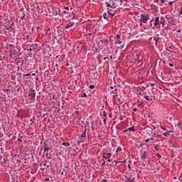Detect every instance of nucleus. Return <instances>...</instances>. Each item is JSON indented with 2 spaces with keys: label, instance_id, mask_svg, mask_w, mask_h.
Returning <instances> with one entry per match:
<instances>
[{
  "label": "nucleus",
  "instance_id": "50",
  "mask_svg": "<svg viewBox=\"0 0 182 182\" xmlns=\"http://www.w3.org/2000/svg\"><path fill=\"white\" fill-rule=\"evenodd\" d=\"M54 97H55V96L53 95L52 99H53Z\"/></svg>",
  "mask_w": 182,
  "mask_h": 182
},
{
  "label": "nucleus",
  "instance_id": "46",
  "mask_svg": "<svg viewBox=\"0 0 182 182\" xmlns=\"http://www.w3.org/2000/svg\"><path fill=\"white\" fill-rule=\"evenodd\" d=\"M18 141H22V140L21 139H18Z\"/></svg>",
  "mask_w": 182,
  "mask_h": 182
},
{
  "label": "nucleus",
  "instance_id": "14",
  "mask_svg": "<svg viewBox=\"0 0 182 182\" xmlns=\"http://www.w3.org/2000/svg\"><path fill=\"white\" fill-rule=\"evenodd\" d=\"M61 144L62 146H65V147L70 146V143L69 142H63Z\"/></svg>",
  "mask_w": 182,
  "mask_h": 182
},
{
  "label": "nucleus",
  "instance_id": "23",
  "mask_svg": "<svg viewBox=\"0 0 182 182\" xmlns=\"http://www.w3.org/2000/svg\"><path fill=\"white\" fill-rule=\"evenodd\" d=\"M123 48H124V45H123V44H121V45L119 46V49H123Z\"/></svg>",
  "mask_w": 182,
  "mask_h": 182
},
{
  "label": "nucleus",
  "instance_id": "12",
  "mask_svg": "<svg viewBox=\"0 0 182 182\" xmlns=\"http://www.w3.org/2000/svg\"><path fill=\"white\" fill-rule=\"evenodd\" d=\"M171 133H173V130L166 131L164 133V136H165V137H168Z\"/></svg>",
  "mask_w": 182,
  "mask_h": 182
},
{
  "label": "nucleus",
  "instance_id": "42",
  "mask_svg": "<svg viewBox=\"0 0 182 182\" xmlns=\"http://www.w3.org/2000/svg\"><path fill=\"white\" fill-rule=\"evenodd\" d=\"M154 149H155V150H157V151L159 150V149H157V146H155Z\"/></svg>",
  "mask_w": 182,
  "mask_h": 182
},
{
  "label": "nucleus",
  "instance_id": "44",
  "mask_svg": "<svg viewBox=\"0 0 182 182\" xmlns=\"http://www.w3.org/2000/svg\"><path fill=\"white\" fill-rule=\"evenodd\" d=\"M128 168H129V169H130V168H131L130 165H128Z\"/></svg>",
  "mask_w": 182,
  "mask_h": 182
},
{
  "label": "nucleus",
  "instance_id": "21",
  "mask_svg": "<svg viewBox=\"0 0 182 182\" xmlns=\"http://www.w3.org/2000/svg\"><path fill=\"white\" fill-rule=\"evenodd\" d=\"M161 129H162V130H167V128H166L164 126L161 125L160 126Z\"/></svg>",
  "mask_w": 182,
  "mask_h": 182
},
{
  "label": "nucleus",
  "instance_id": "18",
  "mask_svg": "<svg viewBox=\"0 0 182 182\" xmlns=\"http://www.w3.org/2000/svg\"><path fill=\"white\" fill-rule=\"evenodd\" d=\"M120 151H122V148L118 147V148L116 149V153H120Z\"/></svg>",
  "mask_w": 182,
  "mask_h": 182
},
{
  "label": "nucleus",
  "instance_id": "29",
  "mask_svg": "<svg viewBox=\"0 0 182 182\" xmlns=\"http://www.w3.org/2000/svg\"><path fill=\"white\" fill-rule=\"evenodd\" d=\"M85 136H86V132L82 133V134L81 135L82 137H85Z\"/></svg>",
  "mask_w": 182,
  "mask_h": 182
},
{
  "label": "nucleus",
  "instance_id": "32",
  "mask_svg": "<svg viewBox=\"0 0 182 182\" xmlns=\"http://www.w3.org/2000/svg\"><path fill=\"white\" fill-rule=\"evenodd\" d=\"M145 141H146V143H148V141H150V139H145Z\"/></svg>",
  "mask_w": 182,
  "mask_h": 182
},
{
  "label": "nucleus",
  "instance_id": "30",
  "mask_svg": "<svg viewBox=\"0 0 182 182\" xmlns=\"http://www.w3.org/2000/svg\"><path fill=\"white\" fill-rule=\"evenodd\" d=\"M161 4H166V0H160Z\"/></svg>",
  "mask_w": 182,
  "mask_h": 182
},
{
  "label": "nucleus",
  "instance_id": "9",
  "mask_svg": "<svg viewBox=\"0 0 182 182\" xmlns=\"http://www.w3.org/2000/svg\"><path fill=\"white\" fill-rule=\"evenodd\" d=\"M144 99L147 100V102H151V100H153V97H151L150 95H144Z\"/></svg>",
  "mask_w": 182,
  "mask_h": 182
},
{
  "label": "nucleus",
  "instance_id": "25",
  "mask_svg": "<svg viewBox=\"0 0 182 182\" xmlns=\"http://www.w3.org/2000/svg\"><path fill=\"white\" fill-rule=\"evenodd\" d=\"M82 97H87V95H86V93H83L82 94Z\"/></svg>",
  "mask_w": 182,
  "mask_h": 182
},
{
  "label": "nucleus",
  "instance_id": "49",
  "mask_svg": "<svg viewBox=\"0 0 182 182\" xmlns=\"http://www.w3.org/2000/svg\"><path fill=\"white\" fill-rule=\"evenodd\" d=\"M149 140H153V138H150Z\"/></svg>",
  "mask_w": 182,
  "mask_h": 182
},
{
  "label": "nucleus",
  "instance_id": "8",
  "mask_svg": "<svg viewBox=\"0 0 182 182\" xmlns=\"http://www.w3.org/2000/svg\"><path fill=\"white\" fill-rule=\"evenodd\" d=\"M75 25V21H70L69 23L65 26V29H69V28H72Z\"/></svg>",
  "mask_w": 182,
  "mask_h": 182
},
{
  "label": "nucleus",
  "instance_id": "22",
  "mask_svg": "<svg viewBox=\"0 0 182 182\" xmlns=\"http://www.w3.org/2000/svg\"><path fill=\"white\" fill-rule=\"evenodd\" d=\"M128 130H131V132H134V128L133 127H131L128 128Z\"/></svg>",
  "mask_w": 182,
  "mask_h": 182
},
{
  "label": "nucleus",
  "instance_id": "7",
  "mask_svg": "<svg viewBox=\"0 0 182 182\" xmlns=\"http://www.w3.org/2000/svg\"><path fill=\"white\" fill-rule=\"evenodd\" d=\"M154 26H159L160 28V17H156L154 23Z\"/></svg>",
  "mask_w": 182,
  "mask_h": 182
},
{
  "label": "nucleus",
  "instance_id": "6",
  "mask_svg": "<svg viewBox=\"0 0 182 182\" xmlns=\"http://www.w3.org/2000/svg\"><path fill=\"white\" fill-rule=\"evenodd\" d=\"M141 159L142 161H146V159H147V152L146 151H144L141 154Z\"/></svg>",
  "mask_w": 182,
  "mask_h": 182
},
{
  "label": "nucleus",
  "instance_id": "45",
  "mask_svg": "<svg viewBox=\"0 0 182 182\" xmlns=\"http://www.w3.org/2000/svg\"><path fill=\"white\" fill-rule=\"evenodd\" d=\"M128 130H129V129L124 130V132H127Z\"/></svg>",
  "mask_w": 182,
  "mask_h": 182
},
{
  "label": "nucleus",
  "instance_id": "34",
  "mask_svg": "<svg viewBox=\"0 0 182 182\" xmlns=\"http://www.w3.org/2000/svg\"><path fill=\"white\" fill-rule=\"evenodd\" d=\"M151 86H156V84H154V83H151Z\"/></svg>",
  "mask_w": 182,
  "mask_h": 182
},
{
  "label": "nucleus",
  "instance_id": "47",
  "mask_svg": "<svg viewBox=\"0 0 182 182\" xmlns=\"http://www.w3.org/2000/svg\"><path fill=\"white\" fill-rule=\"evenodd\" d=\"M110 89H114V87H110Z\"/></svg>",
  "mask_w": 182,
  "mask_h": 182
},
{
  "label": "nucleus",
  "instance_id": "40",
  "mask_svg": "<svg viewBox=\"0 0 182 182\" xmlns=\"http://www.w3.org/2000/svg\"><path fill=\"white\" fill-rule=\"evenodd\" d=\"M102 182H107V180L103 179V180H102Z\"/></svg>",
  "mask_w": 182,
  "mask_h": 182
},
{
  "label": "nucleus",
  "instance_id": "15",
  "mask_svg": "<svg viewBox=\"0 0 182 182\" xmlns=\"http://www.w3.org/2000/svg\"><path fill=\"white\" fill-rule=\"evenodd\" d=\"M182 33H175L174 35L176 36V38H181Z\"/></svg>",
  "mask_w": 182,
  "mask_h": 182
},
{
  "label": "nucleus",
  "instance_id": "16",
  "mask_svg": "<svg viewBox=\"0 0 182 182\" xmlns=\"http://www.w3.org/2000/svg\"><path fill=\"white\" fill-rule=\"evenodd\" d=\"M64 9H66L67 11H70H70H72V7H70V6H65L64 7Z\"/></svg>",
  "mask_w": 182,
  "mask_h": 182
},
{
  "label": "nucleus",
  "instance_id": "39",
  "mask_svg": "<svg viewBox=\"0 0 182 182\" xmlns=\"http://www.w3.org/2000/svg\"><path fill=\"white\" fill-rule=\"evenodd\" d=\"M122 163L124 164V163H127V160H124Z\"/></svg>",
  "mask_w": 182,
  "mask_h": 182
},
{
  "label": "nucleus",
  "instance_id": "1",
  "mask_svg": "<svg viewBox=\"0 0 182 182\" xmlns=\"http://www.w3.org/2000/svg\"><path fill=\"white\" fill-rule=\"evenodd\" d=\"M122 0H109V2H105V5L107 8H112V6H114V5L119 6V5H122Z\"/></svg>",
  "mask_w": 182,
  "mask_h": 182
},
{
  "label": "nucleus",
  "instance_id": "35",
  "mask_svg": "<svg viewBox=\"0 0 182 182\" xmlns=\"http://www.w3.org/2000/svg\"><path fill=\"white\" fill-rule=\"evenodd\" d=\"M133 110L134 112H137V108H134Z\"/></svg>",
  "mask_w": 182,
  "mask_h": 182
},
{
  "label": "nucleus",
  "instance_id": "37",
  "mask_svg": "<svg viewBox=\"0 0 182 182\" xmlns=\"http://www.w3.org/2000/svg\"><path fill=\"white\" fill-rule=\"evenodd\" d=\"M25 18V14L23 15V16L21 18V19H23Z\"/></svg>",
  "mask_w": 182,
  "mask_h": 182
},
{
  "label": "nucleus",
  "instance_id": "51",
  "mask_svg": "<svg viewBox=\"0 0 182 182\" xmlns=\"http://www.w3.org/2000/svg\"><path fill=\"white\" fill-rule=\"evenodd\" d=\"M104 60H106V58H104Z\"/></svg>",
  "mask_w": 182,
  "mask_h": 182
},
{
  "label": "nucleus",
  "instance_id": "31",
  "mask_svg": "<svg viewBox=\"0 0 182 182\" xmlns=\"http://www.w3.org/2000/svg\"><path fill=\"white\" fill-rule=\"evenodd\" d=\"M169 66H170V68H173L174 66V65L171 64V63H169Z\"/></svg>",
  "mask_w": 182,
  "mask_h": 182
},
{
  "label": "nucleus",
  "instance_id": "20",
  "mask_svg": "<svg viewBox=\"0 0 182 182\" xmlns=\"http://www.w3.org/2000/svg\"><path fill=\"white\" fill-rule=\"evenodd\" d=\"M89 89H91V90L95 89V85H90L89 86Z\"/></svg>",
  "mask_w": 182,
  "mask_h": 182
},
{
  "label": "nucleus",
  "instance_id": "2",
  "mask_svg": "<svg viewBox=\"0 0 182 182\" xmlns=\"http://www.w3.org/2000/svg\"><path fill=\"white\" fill-rule=\"evenodd\" d=\"M149 19L150 18H149V14H141L139 19L140 25H143L144 26H146Z\"/></svg>",
  "mask_w": 182,
  "mask_h": 182
},
{
  "label": "nucleus",
  "instance_id": "33",
  "mask_svg": "<svg viewBox=\"0 0 182 182\" xmlns=\"http://www.w3.org/2000/svg\"><path fill=\"white\" fill-rule=\"evenodd\" d=\"M168 4L169 5H173V1H169Z\"/></svg>",
  "mask_w": 182,
  "mask_h": 182
},
{
  "label": "nucleus",
  "instance_id": "4",
  "mask_svg": "<svg viewBox=\"0 0 182 182\" xmlns=\"http://www.w3.org/2000/svg\"><path fill=\"white\" fill-rule=\"evenodd\" d=\"M102 157L105 160H107L108 163H112V160H110V157H112V153L103 151L102 152Z\"/></svg>",
  "mask_w": 182,
  "mask_h": 182
},
{
  "label": "nucleus",
  "instance_id": "11",
  "mask_svg": "<svg viewBox=\"0 0 182 182\" xmlns=\"http://www.w3.org/2000/svg\"><path fill=\"white\" fill-rule=\"evenodd\" d=\"M165 21H164V17H160L159 18V27L161 26V25H164Z\"/></svg>",
  "mask_w": 182,
  "mask_h": 182
},
{
  "label": "nucleus",
  "instance_id": "38",
  "mask_svg": "<svg viewBox=\"0 0 182 182\" xmlns=\"http://www.w3.org/2000/svg\"><path fill=\"white\" fill-rule=\"evenodd\" d=\"M31 75L32 76H36V73H32Z\"/></svg>",
  "mask_w": 182,
  "mask_h": 182
},
{
  "label": "nucleus",
  "instance_id": "26",
  "mask_svg": "<svg viewBox=\"0 0 182 182\" xmlns=\"http://www.w3.org/2000/svg\"><path fill=\"white\" fill-rule=\"evenodd\" d=\"M176 33H181V30H177Z\"/></svg>",
  "mask_w": 182,
  "mask_h": 182
},
{
  "label": "nucleus",
  "instance_id": "13",
  "mask_svg": "<svg viewBox=\"0 0 182 182\" xmlns=\"http://www.w3.org/2000/svg\"><path fill=\"white\" fill-rule=\"evenodd\" d=\"M136 179V178L133 177L132 178H127L126 180H127V182H134V180Z\"/></svg>",
  "mask_w": 182,
  "mask_h": 182
},
{
  "label": "nucleus",
  "instance_id": "17",
  "mask_svg": "<svg viewBox=\"0 0 182 182\" xmlns=\"http://www.w3.org/2000/svg\"><path fill=\"white\" fill-rule=\"evenodd\" d=\"M178 14H179V15H182V6H181V7L178 9Z\"/></svg>",
  "mask_w": 182,
  "mask_h": 182
},
{
  "label": "nucleus",
  "instance_id": "36",
  "mask_svg": "<svg viewBox=\"0 0 182 182\" xmlns=\"http://www.w3.org/2000/svg\"><path fill=\"white\" fill-rule=\"evenodd\" d=\"M45 181H49V178H46L45 179Z\"/></svg>",
  "mask_w": 182,
  "mask_h": 182
},
{
  "label": "nucleus",
  "instance_id": "43",
  "mask_svg": "<svg viewBox=\"0 0 182 182\" xmlns=\"http://www.w3.org/2000/svg\"><path fill=\"white\" fill-rule=\"evenodd\" d=\"M31 73L26 74V76H29Z\"/></svg>",
  "mask_w": 182,
  "mask_h": 182
},
{
  "label": "nucleus",
  "instance_id": "27",
  "mask_svg": "<svg viewBox=\"0 0 182 182\" xmlns=\"http://www.w3.org/2000/svg\"><path fill=\"white\" fill-rule=\"evenodd\" d=\"M44 151H47V154H48V151H49V149L45 148V149H44Z\"/></svg>",
  "mask_w": 182,
  "mask_h": 182
},
{
  "label": "nucleus",
  "instance_id": "24",
  "mask_svg": "<svg viewBox=\"0 0 182 182\" xmlns=\"http://www.w3.org/2000/svg\"><path fill=\"white\" fill-rule=\"evenodd\" d=\"M104 117H107V114H106L105 111L103 112Z\"/></svg>",
  "mask_w": 182,
  "mask_h": 182
},
{
  "label": "nucleus",
  "instance_id": "3",
  "mask_svg": "<svg viewBox=\"0 0 182 182\" xmlns=\"http://www.w3.org/2000/svg\"><path fill=\"white\" fill-rule=\"evenodd\" d=\"M115 45H120L123 43L124 37L121 34H116L114 37Z\"/></svg>",
  "mask_w": 182,
  "mask_h": 182
},
{
  "label": "nucleus",
  "instance_id": "5",
  "mask_svg": "<svg viewBox=\"0 0 182 182\" xmlns=\"http://www.w3.org/2000/svg\"><path fill=\"white\" fill-rule=\"evenodd\" d=\"M107 14H108L109 18H112L114 16V15L116 14V11H114L113 9H109L107 11Z\"/></svg>",
  "mask_w": 182,
  "mask_h": 182
},
{
  "label": "nucleus",
  "instance_id": "10",
  "mask_svg": "<svg viewBox=\"0 0 182 182\" xmlns=\"http://www.w3.org/2000/svg\"><path fill=\"white\" fill-rule=\"evenodd\" d=\"M151 41H153V43L157 46V42L159 41V38L152 37L151 38Z\"/></svg>",
  "mask_w": 182,
  "mask_h": 182
},
{
  "label": "nucleus",
  "instance_id": "41",
  "mask_svg": "<svg viewBox=\"0 0 182 182\" xmlns=\"http://www.w3.org/2000/svg\"><path fill=\"white\" fill-rule=\"evenodd\" d=\"M102 166H106V163L104 162Z\"/></svg>",
  "mask_w": 182,
  "mask_h": 182
},
{
  "label": "nucleus",
  "instance_id": "19",
  "mask_svg": "<svg viewBox=\"0 0 182 182\" xmlns=\"http://www.w3.org/2000/svg\"><path fill=\"white\" fill-rule=\"evenodd\" d=\"M103 16H104L105 19L109 18V16H107V14H106V13L103 14Z\"/></svg>",
  "mask_w": 182,
  "mask_h": 182
},
{
  "label": "nucleus",
  "instance_id": "48",
  "mask_svg": "<svg viewBox=\"0 0 182 182\" xmlns=\"http://www.w3.org/2000/svg\"><path fill=\"white\" fill-rule=\"evenodd\" d=\"M117 163H122V161H118V162H116V164H117Z\"/></svg>",
  "mask_w": 182,
  "mask_h": 182
},
{
  "label": "nucleus",
  "instance_id": "53",
  "mask_svg": "<svg viewBox=\"0 0 182 182\" xmlns=\"http://www.w3.org/2000/svg\"><path fill=\"white\" fill-rule=\"evenodd\" d=\"M36 80H38V77H36Z\"/></svg>",
  "mask_w": 182,
  "mask_h": 182
},
{
  "label": "nucleus",
  "instance_id": "28",
  "mask_svg": "<svg viewBox=\"0 0 182 182\" xmlns=\"http://www.w3.org/2000/svg\"><path fill=\"white\" fill-rule=\"evenodd\" d=\"M107 117H105V118H104V119H103V122L105 123V124H106V120H107Z\"/></svg>",
  "mask_w": 182,
  "mask_h": 182
},
{
  "label": "nucleus",
  "instance_id": "52",
  "mask_svg": "<svg viewBox=\"0 0 182 182\" xmlns=\"http://www.w3.org/2000/svg\"><path fill=\"white\" fill-rule=\"evenodd\" d=\"M26 39H28V37H26Z\"/></svg>",
  "mask_w": 182,
  "mask_h": 182
}]
</instances>
